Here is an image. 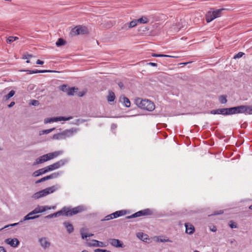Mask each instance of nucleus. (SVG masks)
Instances as JSON below:
<instances>
[{
    "label": "nucleus",
    "instance_id": "1",
    "mask_svg": "<svg viewBox=\"0 0 252 252\" xmlns=\"http://www.w3.org/2000/svg\"><path fill=\"white\" fill-rule=\"evenodd\" d=\"M84 210V207L83 206H78L71 209L64 207L63 208L62 210L57 212L45 216V219H52L58 217L62 215L65 216H72L74 215L81 213Z\"/></svg>",
    "mask_w": 252,
    "mask_h": 252
},
{
    "label": "nucleus",
    "instance_id": "2",
    "mask_svg": "<svg viewBox=\"0 0 252 252\" xmlns=\"http://www.w3.org/2000/svg\"><path fill=\"white\" fill-rule=\"evenodd\" d=\"M60 188L61 187L59 185L57 184L56 185L52 186L35 193L33 194L32 197L35 199H38L45 196L50 193H53L55 191L60 189Z\"/></svg>",
    "mask_w": 252,
    "mask_h": 252
},
{
    "label": "nucleus",
    "instance_id": "3",
    "mask_svg": "<svg viewBox=\"0 0 252 252\" xmlns=\"http://www.w3.org/2000/svg\"><path fill=\"white\" fill-rule=\"evenodd\" d=\"M135 102L136 105L142 109L152 111L155 108L154 104L148 99H142L140 98H137L135 99Z\"/></svg>",
    "mask_w": 252,
    "mask_h": 252
},
{
    "label": "nucleus",
    "instance_id": "4",
    "mask_svg": "<svg viewBox=\"0 0 252 252\" xmlns=\"http://www.w3.org/2000/svg\"><path fill=\"white\" fill-rule=\"evenodd\" d=\"M78 129L76 128H71L69 129H66L62 132L54 134L52 139L56 140L64 139L66 137H69L73 135L77 131Z\"/></svg>",
    "mask_w": 252,
    "mask_h": 252
},
{
    "label": "nucleus",
    "instance_id": "5",
    "mask_svg": "<svg viewBox=\"0 0 252 252\" xmlns=\"http://www.w3.org/2000/svg\"><path fill=\"white\" fill-rule=\"evenodd\" d=\"M153 214V211L150 209H146L144 210H142L139 211H138L136 213L133 214L130 216H128L126 217V219H130L135 218L137 217H139L141 216H150Z\"/></svg>",
    "mask_w": 252,
    "mask_h": 252
},
{
    "label": "nucleus",
    "instance_id": "6",
    "mask_svg": "<svg viewBox=\"0 0 252 252\" xmlns=\"http://www.w3.org/2000/svg\"><path fill=\"white\" fill-rule=\"evenodd\" d=\"M71 119H72V117H69L67 118L64 117L48 118L44 119V123L47 124L61 121H68Z\"/></svg>",
    "mask_w": 252,
    "mask_h": 252
},
{
    "label": "nucleus",
    "instance_id": "7",
    "mask_svg": "<svg viewBox=\"0 0 252 252\" xmlns=\"http://www.w3.org/2000/svg\"><path fill=\"white\" fill-rule=\"evenodd\" d=\"M72 32L76 35L85 34L88 32V30L86 27L79 26L73 29Z\"/></svg>",
    "mask_w": 252,
    "mask_h": 252
},
{
    "label": "nucleus",
    "instance_id": "8",
    "mask_svg": "<svg viewBox=\"0 0 252 252\" xmlns=\"http://www.w3.org/2000/svg\"><path fill=\"white\" fill-rule=\"evenodd\" d=\"M109 242L110 244L115 248H123L125 247V245L124 244L123 242L117 239H110L109 240Z\"/></svg>",
    "mask_w": 252,
    "mask_h": 252
},
{
    "label": "nucleus",
    "instance_id": "9",
    "mask_svg": "<svg viewBox=\"0 0 252 252\" xmlns=\"http://www.w3.org/2000/svg\"><path fill=\"white\" fill-rule=\"evenodd\" d=\"M243 105L229 108V115L243 113Z\"/></svg>",
    "mask_w": 252,
    "mask_h": 252
},
{
    "label": "nucleus",
    "instance_id": "10",
    "mask_svg": "<svg viewBox=\"0 0 252 252\" xmlns=\"http://www.w3.org/2000/svg\"><path fill=\"white\" fill-rule=\"evenodd\" d=\"M5 242L14 248L17 247L20 244L19 241L17 238H7L5 240Z\"/></svg>",
    "mask_w": 252,
    "mask_h": 252
},
{
    "label": "nucleus",
    "instance_id": "11",
    "mask_svg": "<svg viewBox=\"0 0 252 252\" xmlns=\"http://www.w3.org/2000/svg\"><path fill=\"white\" fill-rule=\"evenodd\" d=\"M48 160H49V158L48 157V154H45L42 156L39 157V158H37L35 161V162L33 163V165H35L36 164H38L40 163H42L45 161H47Z\"/></svg>",
    "mask_w": 252,
    "mask_h": 252
},
{
    "label": "nucleus",
    "instance_id": "12",
    "mask_svg": "<svg viewBox=\"0 0 252 252\" xmlns=\"http://www.w3.org/2000/svg\"><path fill=\"white\" fill-rule=\"evenodd\" d=\"M33 212H34V210L25 216L23 218V221L27 220L35 219L39 217V215H36V213Z\"/></svg>",
    "mask_w": 252,
    "mask_h": 252
},
{
    "label": "nucleus",
    "instance_id": "13",
    "mask_svg": "<svg viewBox=\"0 0 252 252\" xmlns=\"http://www.w3.org/2000/svg\"><path fill=\"white\" fill-rule=\"evenodd\" d=\"M51 209V207L48 206H38L34 209V213H35L36 214H37L38 213H43L48 210H50Z\"/></svg>",
    "mask_w": 252,
    "mask_h": 252
},
{
    "label": "nucleus",
    "instance_id": "14",
    "mask_svg": "<svg viewBox=\"0 0 252 252\" xmlns=\"http://www.w3.org/2000/svg\"><path fill=\"white\" fill-rule=\"evenodd\" d=\"M137 20H133L127 24H125L124 25V26L122 27V30H127L130 28H133L135 27L137 24Z\"/></svg>",
    "mask_w": 252,
    "mask_h": 252
},
{
    "label": "nucleus",
    "instance_id": "15",
    "mask_svg": "<svg viewBox=\"0 0 252 252\" xmlns=\"http://www.w3.org/2000/svg\"><path fill=\"white\" fill-rule=\"evenodd\" d=\"M89 246L93 247H105L107 246V245L102 242H100L96 240H92L91 243L89 244Z\"/></svg>",
    "mask_w": 252,
    "mask_h": 252
},
{
    "label": "nucleus",
    "instance_id": "16",
    "mask_svg": "<svg viewBox=\"0 0 252 252\" xmlns=\"http://www.w3.org/2000/svg\"><path fill=\"white\" fill-rule=\"evenodd\" d=\"M41 246L44 249H46L50 246V243L49 242L45 237H43L39 240Z\"/></svg>",
    "mask_w": 252,
    "mask_h": 252
},
{
    "label": "nucleus",
    "instance_id": "17",
    "mask_svg": "<svg viewBox=\"0 0 252 252\" xmlns=\"http://www.w3.org/2000/svg\"><path fill=\"white\" fill-rule=\"evenodd\" d=\"M186 227V232L189 234H192L194 232V227L193 225L189 223H186L185 224Z\"/></svg>",
    "mask_w": 252,
    "mask_h": 252
},
{
    "label": "nucleus",
    "instance_id": "18",
    "mask_svg": "<svg viewBox=\"0 0 252 252\" xmlns=\"http://www.w3.org/2000/svg\"><path fill=\"white\" fill-rule=\"evenodd\" d=\"M47 173V170L45 168V167L39 169L35 171H34L32 173V176L33 177H38L40 175H42L43 174H44L45 173Z\"/></svg>",
    "mask_w": 252,
    "mask_h": 252
},
{
    "label": "nucleus",
    "instance_id": "19",
    "mask_svg": "<svg viewBox=\"0 0 252 252\" xmlns=\"http://www.w3.org/2000/svg\"><path fill=\"white\" fill-rule=\"evenodd\" d=\"M243 113L245 115H252V106L243 105Z\"/></svg>",
    "mask_w": 252,
    "mask_h": 252
},
{
    "label": "nucleus",
    "instance_id": "20",
    "mask_svg": "<svg viewBox=\"0 0 252 252\" xmlns=\"http://www.w3.org/2000/svg\"><path fill=\"white\" fill-rule=\"evenodd\" d=\"M127 214V211L126 210H122L120 211H117L112 213L114 218H117L119 217L124 216Z\"/></svg>",
    "mask_w": 252,
    "mask_h": 252
},
{
    "label": "nucleus",
    "instance_id": "21",
    "mask_svg": "<svg viewBox=\"0 0 252 252\" xmlns=\"http://www.w3.org/2000/svg\"><path fill=\"white\" fill-rule=\"evenodd\" d=\"M215 16H214L212 11H208L206 14V21L207 23H209L214 20Z\"/></svg>",
    "mask_w": 252,
    "mask_h": 252
},
{
    "label": "nucleus",
    "instance_id": "22",
    "mask_svg": "<svg viewBox=\"0 0 252 252\" xmlns=\"http://www.w3.org/2000/svg\"><path fill=\"white\" fill-rule=\"evenodd\" d=\"M64 226L66 228L67 231L69 233H71L73 232L74 228L72 224L68 222L65 221L63 223Z\"/></svg>",
    "mask_w": 252,
    "mask_h": 252
},
{
    "label": "nucleus",
    "instance_id": "23",
    "mask_svg": "<svg viewBox=\"0 0 252 252\" xmlns=\"http://www.w3.org/2000/svg\"><path fill=\"white\" fill-rule=\"evenodd\" d=\"M67 162V160L65 159H61L55 163H54V165L55 166V168L56 169L59 168L60 167L64 165Z\"/></svg>",
    "mask_w": 252,
    "mask_h": 252
},
{
    "label": "nucleus",
    "instance_id": "24",
    "mask_svg": "<svg viewBox=\"0 0 252 252\" xmlns=\"http://www.w3.org/2000/svg\"><path fill=\"white\" fill-rule=\"evenodd\" d=\"M62 153V151H55L53 153H48V155L49 158V160L57 157L58 156L61 155Z\"/></svg>",
    "mask_w": 252,
    "mask_h": 252
},
{
    "label": "nucleus",
    "instance_id": "25",
    "mask_svg": "<svg viewBox=\"0 0 252 252\" xmlns=\"http://www.w3.org/2000/svg\"><path fill=\"white\" fill-rule=\"evenodd\" d=\"M120 101H123L125 104V105L126 107H129L130 106V102L129 99L125 96H123V97H120Z\"/></svg>",
    "mask_w": 252,
    "mask_h": 252
},
{
    "label": "nucleus",
    "instance_id": "26",
    "mask_svg": "<svg viewBox=\"0 0 252 252\" xmlns=\"http://www.w3.org/2000/svg\"><path fill=\"white\" fill-rule=\"evenodd\" d=\"M115 98H116V97H115V94L112 91H109V94L107 96L108 101L109 102H113L115 99Z\"/></svg>",
    "mask_w": 252,
    "mask_h": 252
},
{
    "label": "nucleus",
    "instance_id": "27",
    "mask_svg": "<svg viewBox=\"0 0 252 252\" xmlns=\"http://www.w3.org/2000/svg\"><path fill=\"white\" fill-rule=\"evenodd\" d=\"M137 22L140 24H146L149 22V20L146 16H142L140 18L137 20Z\"/></svg>",
    "mask_w": 252,
    "mask_h": 252
},
{
    "label": "nucleus",
    "instance_id": "28",
    "mask_svg": "<svg viewBox=\"0 0 252 252\" xmlns=\"http://www.w3.org/2000/svg\"><path fill=\"white\" fill-rule=\"evenodd\" d=\"M220 114L224 116L229 115V108H220Z\"/></svg>",
    "mask_w": 252,
    "mask_h": 252
},
{
    "label": "nucleus",
    "instance_id": "29",
    "mask_svg": "<svg viewBox=\"0 0 252 252\" xmlns=\"http://www.w3.org/2000/svg\"><path fill=\"white\" fill-rule=\"evenodd\" d=\"M136 235L138 238L141 240H143V241H145V240L147 239V235L142 232H138L137 233Z\"/></svg>",
    "mask_w": 252,
    "mask_h": 252
},
{
    "label": "nucleus",
    "instance_id": "30",
    "mask_svg": "<svg viewBox=\"0 0 252 252\" xmlns=\"http://www.w3.org/2000/svg\"><path fill=\"white\" fill-rule=\"evenodd\" d=\"M66 43V41L63 38H60L58 39L56 43V45L57 47H60L61 46L64 45Z\"/></svg>",
    "mask_w": 252,
    "mask_h": 252
},
{
    "label": "nucleus",
    "instance_id": "31",
    "mask_svg": "<svg viewBox=\"0 0 252 252\" xmlns=\"http://www.w3.org/2000/svg\"><path fill=\"white\" fill-rule=\"evenodd\" d=\"M224 10V9H217L216 10L212 11L214 16H215V18L220 17L221 15V12L222 10Z\"/></svg>",
    "mask_w": 252,
    "mask_h": 252
},
{
    "label": "nucleus",
    "instance_id": "32",
    "mask_svg": "<svg viewBox=\"0 0 252 252\" xmlns=\"http://www.w3.org/2000/svg\"><path fill=\"white\" fill-rule=\"evenodd\" d=\"M78 90L77 88H75L74 87L69 88L68 92H67V94L68 95H74V93Z\"/></svg>",
    "mask_w": 252,
    "mask_h": 252
},
{
    "label": "nucleus",
    "instance_id": "33",
    "mask_svg": "<svg viewBox=\"0 0 252 252\" xmlns=\"http://www.w3.org/2000/svg\"><path fill=\"white\" fill-rule=\"evenodd\" d=\"M55 129V127H53L52 128L48 129H45L39 131V135H41L42 134H47L53 131Z\"/></svg>",
    "mask_w": 252,
    "mask_h": 252
},
{
    "label": "nucleus",
    "instance_id": "34",
    "mask_svg": "<svg viewBox=\"0 0 252 252\" xmlns=\"http://www.w3.org/2000/svg\"><path fill=\"white\" fill-rule=\"evenodd\" d=\"M227 96L225 95H221L219 96V100L220 103L225 104L227 102Z\"/></svg>",
    "mask_w": 252,
    "mask_h": 252
},
{
    "label": "nucleus",
    "instance_id": "35",
    "mask_svg": "<svg viewBox=\"0 0 252 252\" xmlns=\"http://www.w3.org/2000/svg\"><path fill=\"white\" fill-rule=\"evenodd\" d=\"M15 94V91L11 90L7 94L4 96V98L5 100H7L12 97Z\"/></svg>",
    "mask_w": 252,
    "mask_h": 252
},
{
    "label": "nucleus",
    "instance_id": "36",
    "mask_svg": "<svg viewBox=\"0 0 252 252\" xmlns=\"http://www.w3.org/2000/svg\"><path fill=\"white\" fill-rule=\"evenodd\" d=\"M152 57H170V58H175V56H170V55H164V54H155V53H152Z\"/></svg>",
    "mask_w": 252,
    "mask_h": 252
},
{
    "label": "nucleus",
    "instance_id": "37",
    "mask_svg": "<svg viewBox=\"0 0 252 252\" xmlns=\"http://www.w3.org/2000/svg\"><path fill=\"white\" fill-rule=\"evenodd\" d=\"M60 174L59 172H54L49 175H48L49 179H52L56 178L60 176Z\"/></svg>",
    "mask_w": 252,
    "mask_h": 252
},
{
    "label": "nucleus",
    "instance_id": "38",
    "mask_svg": "<svg viewBox=\"0 0 252 252\" xmlns=\"http://www.w3.org/2000/svg\"><path fill=\"white\" fill-rule=\"evenodd\" d=\"M83 229H81V230L80 231L81 236H82V238L83 239H86L87 237H90V236H92L94 235V234H88L87 233H84L83 232Z\"/></svg>",
    "mask_w": 252,
    "mask_h": 252
},
{
    "label": "nucleus",
    "instance_id": "39",
    "mask_svg": "<svg viewBox=\"0 0 252 252\" xmlns=\"http://www.w3.org/2000/svg\"><path fill=\"white\" fill-rule=\"evenodd\" d=\"M23 221V220H21V221H20L19 222H17V223H12V224H8V225H5V226H4L3 227L1 228L0 229V230H1L2 229H3L4 228H7L9 226H16L19 224H20L21 223H22V222Z\"/></svg>",
    "mask_w": 252,
    "mask_h": 252
},
{
    "label": "nucleus",
    "instance_id": "40",
    "mask_svg": "<svg viewBox=\"0 0 252 252\" xmlns=\"http://www.w3.org/2000/svg\"><path fill=\"white\" fill-rule=\"evenodd\" d=\"M113 219H114V218H113V216L112 214H111L110 215H108L105 216L103 219L101 220V221H103L109 220Z\"/></svg>",
    "mask_w": 252,
    "mask_h": 252
},
{
    "label": "nucleus",
    "instance_id": "41",
    "mask_svg": "<svg viewBox=\"0 0 252 252\" xmlns=\"http://www.w3.org/2000/svg\"><path fill=\"white\" fill-rule=\"evenodd\" d=\"M45 168L46 169L47 172L56 169L54 163L53 164L45 167Z\"/></svg>",
    "mask_w": 252,
    "mask_h": 252
},
{
    "label": "nucleus",
    "instance_id": "42",
    "mask_svg": "<svg viewBox=\"0 0 252 252\" xmlns=\"http://www.w3.org/2000/svg\"><path fill=\"white\" fill-rule=\"evenodd\" d=\"M69 87L66 85H63L60 86V90L63 92H66L67 93Z\"/></svg>",
    "mask_w": 252,
    "mask_h": 252
},
{
    "label": "nucleus",
    "instance_id": "43",
    "mask_svg": "<svg viewBox=\"0 0 252 252\" xmlns=\"http://www.w3.org/2000/svg\"><path fill=\"white\" fill-rule=\"evenodd\" d=\"M49 180V178H48V176H46L44 177H43V178H41L40 179H39V180H38L36 181L35 182V183H36V184H38V183H41V182H44V181H47V180Z\"/></svg>",
    "mask_w": 252,
    "mask_h": 252
},
{
    "label": "nucleus",
    "instance_id": "44",
    "mask_svg": "<svg viewBox=\"0 0 252 252\" xmlns=\"http://www.w3.org/2000/svg\"><path fill=\"white\" fill-rule=\"evenodd\" d=\"M244 55V53H243V52H239L238 54H237L236 55H235L233 58L236 59H238V58H241L243 55Z\"/></svg>",
    "mask_w": 252,
    "mask_h": 252
},
{
    "label": "nucleus",
    "instance_id": "45",
    "mask_svg": "<svg viewBox=\"0 0 252 252\" xmlns=\"http://www.w3.org/2000/svg\"><path fill=\"white\" fill-rule=\"evenodd\" d=\"M220 109H216V110H212L210 112V113L213 115L216 114H220V111H219Z\"/></svg>",
    "mask_w": 252,
    "mask_h": 252
},
{
    "label": "nucleus",
    "instance_id": "46",
    "mask_svg": "<svg viewBox=\"0 0 252 252\" xmlns=\"http://www.w3.org/2000/svg\"><path fill=\"white\" fill-rule=\"evenodd\" d=\"M25 71L27 72V74H33V73H38V71L37 69L35 70H27Z\"/></svg>",
    "mask_w": 252,
    "mask_h": 252
},
{
    "label": "nucleus",
    "instance_id": "47",
    "mask_svg": "<svg viewBox=\"0 0 252 252\" xmlns=\"http://www.w3.org/2000/svg\"><path fill=\"white\" fill-rule=\"evenodd\" d=\"M94 252H111V251L107 250L100 249H95Z\"/></svg>",
    "mask_w": 252,
    "mask_h": 252
},
{
    "label": "nucleus",
    "instance_id": "48",
    "mask_svg": "<svg viewBox=\"0 0 252 252\" xmlns=\"http://www.w3.org/2000/svg\"><path fill=\"white\" fill-rule=\"evenodd\" d=\"M32 57H33L32 55L27 53L23 56V59L29 60Z\"/></svg>",
    "mask_w": 252,
    "mask_h": 252
},
{
    "label": "nucleus",
    "instance_id": "49",
    "mask_svg": "<svg viewBox=\"0 0 252 252\" xmlns=\"http://www.w3.org/2000/svg\"><path fill=\"white\" fill-rule=\"evenodd\" d=\"M31 104L33 106H37L39 104V102L38 100H32L31 101Z\"/></svg>",
    "mask_w": 252,
    "mask_h": 252
},
{
    "label": "nucleus",
    "instance_id": "50",
    "mask_svg": "<svg viewBox=\"0 0 252 252\" xmlns=\"http://www.w3.org/2000/svg\"><path fill=\"white\" fill-rule=\"evenodd\" d=\"M38 73H46V72H55L51 70H38Z\"/></svg>",
    "mask_w": 252,
    "mask_h": 252
},
{
    "label": "nucleus",
    "instance_id": "51",
    "mask_svg": "<svg viewBox=\"0 0 252 252\" xmlns=\"http://www.w3.org/2000/svg\"><path fill=\"white\" fill-rule=\"evenodd\" d=\"M230 222L231 223L229 224V226L231 228H237V224L235 222H232V221H231Z\"/></svg>",
    "mask_w": 252,
    "mask_h": 252
},
{
    "label": "nucleus",
    "instance_id": "52",
    "mask_svg": "<svg viewBox=\"0 0 252 252\" xmlns=\"http://www.w3.org/2000/svg\"><path fill=\"white\" fill-rule=\"evenodd\" d=\"M158 241L160 242H171V241L169 239H158Z\"/></svg>",
    "mask_w": 252,
    "mask_h": 252
},
{
    "label": "nucleus",
    "instance_id": "53",
    "mask_svg": "<svg viewBox=\"0 0 252 252\" xmlns=\"http://www.w3.org/2000/svg\"><path fill=\"white\" fill-rule=\"evenodd\" d=\"M14 41L13 39V36H9L7 39V42L8 43H9V44H11L12 42H13Z\"/></svg>",
    "mask_w": 252,
    "mask_h": 252
},
{
    "label": "nucleus",
    "instance_id": "54",
    "mask_svg": "<svg viewBox=\"0 0 252 252\" xmlns=\"http://www.w3.org/2000/svg\"><path fill=\"white\" fill-rule=\"evenodd\" d=\"M223 213V211H222V210H220V211H216L214 212V214L213 215H220V214H221Z\"/></svg>",
    "mask_w": 252,
    "mask_h": 252
},
{
    "label": "nucleus",
    "instance_id": "55",
    "mask_svg": "<svg viewBox=\"0 0 252 252\" xmlns=\"http://www.w3.org/2000/svg\"><path fill=\"white\" fill-rule=\"evenodd\" d=\"M118 86H119V87H120L121 89H124V84H123V82H119L118 83Z\"/></svg>",
    "mask_w": 252,
    "mask_h": 252
},
{
    "label": "nucleus",
    "instance_id": "56",
    "mask_svg": "<svg viewBox=\"0 0 252 252\" xmlns=\"http://www.w3.org/2000/svg\"><path fill=\"white\" fill-rule=\"evenodd\" d=\"M36 64H43L44 63V62L40 60H38L37 61H36Z\"/></svg>",
    "mask_w": 252,
    "mask_h": 252
},
{
    "label": "nucleus",
    "instance_id": "57",
    "mask_svg": "<svg viewBox=\"0 0 252 252\" xmlns=\"http://www.w3.org/2000/svg\"><path fill=\"white\" fill-rule=\"evenodd\" d=\"M0 252H6V251L3 247L0 246Z\"/></svg>",
    "mask_w": 252,
    "mask_h": 252
},
{
    "label": "nucleus",
    "instance_id": "58",
    "mask_svg": "<svg viewBox=\"0 0 252 252\" xmlns=\"http://www.w3.org/2000/svg\"><path fill=\"white\" fill-rule=\"evenodd\" d=\"M148 64L152 66H157V63H155L150 62V63H149Z\"/></svg>",
    "mask_w": 252,
    "mask_h": 252
},
{
    "label": "nucleus",
    "instance_id": "59",
    "mask_svg": "<svg viewBox=\"0 0 252 252\" xmlns=\"http://www.w3.org/2000/svg\"><path fill=\"white\" fill-rule=\"evenodd\" d=\"M15 104V102L14 101H12L10 102V103L8 105V107L9 108H10V107H12V106H13Z\"/></svg>",
    "mask_w": 252,
    "mask_h": 252
},
{
    "label": "nucleus",
    "instance_id": "60",
    "mask_svg": "<svg viewBox=\"0 0 252 252\" xmlns=\"http://www.w3.org/2000/svg\"><path fill=\"white\" fill-rule=\"evenodd\" d=\"M211 231L212 232H216L217 231V228L215 226H213L212 228H210Z\"/></svg>",
    "mask_w": 252,
    "mask_h": 252
},
{
    "label": "nucleus",
    "instance_id": "61",
    "mask_svg": "<svg viewBox=\"0 0 252 252\" xmlns=\"http://www.w3.org/2000/svg\"><path fill=\"white\" fill-rule=\"evenodd\" d=\"M18 39L17 37H14L13 36V39L14 41L16 40V39Z\"/></svg>",
    "mask_w": 252,
    "mask_h": 252
},
{
    "label": "nucleus",
    "instance_id": "62",
    "mask_svg": "<svg viewBox=\"0 0 252 252\" xmlns=\"http://www.w3.org/2000/svg\"><path fill=\"white\" fill-rule=\"evenodd\" d=\"M249 209L252 210V204L249 206Z\"/></svg>",
    "mask_w": 252,
    "mask_h": 252
},
{
    "label": "nucleus",
    "instance_id": "63",
    "mask_svg": "<svg viewBox=\"0 0 252 252\" xmlns=\"http://www.w3.org/2000/svg\"><path fill=\"white\" fill-rule=\"evenodd\" d=\"M116 125H115V124H113V125H112V127H116Z\"/></svg>",
    "mask_w": 252,
    "mask_h": 252
},
{
    "label": "nucleus",
    "instance_id": "64",
    "mask_svg": "<svg viewBox=\"0 0 252 252\" xmlns=\"http://www.w3.org/2000/svg\"><path fill=\"white\" fill-rule=\"evenodd\" d=\"M82 252H88L86 250H83L82 251Z\"/></svg>",
    "mask_w": 252,
    "mask_h": 252
}]
</instances>
